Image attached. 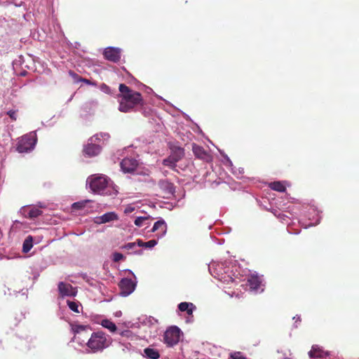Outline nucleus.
Returning a JSON list of instances; mask_svg holds the SVG:
<instances>
[{"label":"nucleus","mask_w":359,"mask_h":359,"mask_svg":"<svg viewBox=\"0 0 359 359\" xmlns=\"http://www.w3.org/2000/svg\"><path fill=\"white\" fill-rule=\"evenodd\" d=\"M121 95L118 109L121 112H130L137 106H142L144 100L140 93L130 89L124 83L118 87Z\"/></svg>","instance_id":"f257e3e1"},{"label":"nucleus","mask_w":359,"mask_h":359,"mask_svg":"<svg viewBox=\"0 0 359 359\" xmlns=\"http://www.w3.org/2000/svg\"><path fill=\"white\" fill-rule=\"evenodd\" d=\"M111 344V338L102 331L91 334V353L101 352Z\"/></svg>","instance_id":"f03ea898"},{"label":"nucleus","mask_w":359,"mask_h":359,"mask_svg":"<svg viewBox=\"0 0 359 359\" xmlns=\"http://www.w3.org/2000/svg\"><path fill=\"white\" fill-rule=\"evenodd\" d=\"M209 271L212 276L225 284H229L233 281L229 274V267L224 263H212L209 266Z\"/></svg>","instance_id":"7ed1b4c3"},{"label":"nucleus","mask_w":359,"mask_h":359,"mask_svg":"<svg viewBox=\"0 0 359 359\" xmlns=\"http://www.w3.org/2000/svg\"><path fill=\"white\" fill-rule=\"evenodd\" d=\"M70 326L74 334V340L81 346L85 345V349L82 351L86 353H88L90 351V338H88L87 334L88 326L74 323H70Z\"/></svg>","instance_id":"20e7f679"},{"label":"nucleus","mask_w":359,"mask_h":359,"mask_svg":"<svg viewBox=\"0 0 359 359\" xmlns=\"http://www.w3.org/2000/svg\"><path fill=\"white\" fill-rule=\"evenodd\" d=\"M109 179L104 175H91V191L98 194H106Z\"/></svg>","instance_id":"39448f33"},{"label":"nucleus","mask_w":359,"mask_h":359,"mask_svg":"<svg viewBox=\"0 0 359 359\" xmlns=\"http://www.w3.org/2000/svg\"><path fill=\"white\" fill-rule=\"evenodd\" d=\"M35 133H29L20 137L18 142L17 151L20 153L27 152L34 149L36 142Z\"/></svg>","instance_id":"423d86ee"},{"label":"nucleus","mask_w":359,"mask_h":359,"mask_svg":"<svg viewBox=\"0 0 359 359\" xmlns=\"http://www.w3.org/2000/svg\"><path fill=\"white\" fill-rule=\"evenodd\" d=\"M182 332L177 326H171L164 333L163 341L168 346L176 345L180 340Z\"/></svg>","instance_id":"0eeeda50"},{"label":"nucleus","mask_w":359,"mask_h":359,"mask_svg":"<svg viewBox=\"0 0 359 359\" xmlns=\"http://www.w3.org/2000/svg\"><path fill=\"white\" fill-rule=\"evenodd\" d=\"M248 285L252 290L263 292L265 290L263 277L258 275H250L248 279Z\"/></svg>","instance_id":"6e6552de"},{"label":"nucleus","mask_w":359,"mask_h":359,"mask_svg":"<svg viewBox=\"0 0 359 359\" xmlns=\"http://www.w3.org/2000/svg\"><path fill=\"white\" fill-rule=\"evenodd\" d=\"M192 151L195 156L201 160L208 163L212 161V156L210 154V153L200 145L193 144Z\"/></svg>","instance_id":"1a4fd4ad"},{"label":"nucleus","mask_w":359,"mask_h":359,"mask_svg":"<svg viewBox=\"0 0 359 359\" xmlns=\"http://www.w3.org/2000/svg\"><path fill=\"white\" fill-rule=\"evenodd\" d=\"M138 165L137 160L131 157L123 158L120 163L121 168L125 173L133 172L137 169Z\"/></svg>","instance_id":"9d476101"},{"label":"nucleus","mask_w":359,"mask_h":359,"mask_svg":"<svg viewBox=\"0 0 359 359\" xmlns=\"http://www.w3.org/2000/svg\"><path fill=\"white\" fill-rule=\"evenodd\" d=\"M21 214L26 218L34 219L42 215L43 212L36 206L27 205L20 209Z\"/></svg>","instance_id":"9b49d317"},{"label":"nucleus","mask_w":359,"mask_h":359,"mask_svg":"<svg viewBox=\"0 0 359 359\" xmlns=\"http://www.w3.org/2000/svg\"><path fill=\"white\" fill-rule=\"evenodd\" d=\"M103 55L106 60L118 62L121 59V50L118 48L108 47L104 49Z\"/></svg>","instance_id":"f8f14e48"},{"label":"nucleus","mask_w":359,"mask_h":359,"mask_svg":"<svg viewBox=\"0 0 359 359\" xmlns=\"http://www.w3.org/2000/svg\"><path fill=\"white\" fill-rule=\"evenodd\" d=\"M118 219V217L116 213H115L114 212H109L104 214L102 216L95 217L93 219V222L95 224H101Z\"/></svg>","instance_id":"ddd939ff"},{"label":"nucleus","mask_w":359,"mask_h":359,"mask_svg":"<svg viewBox=\"0 0 359 359\" xmlns=\"http://www.w3.org/2000/svg\"><path fill=\"white\" fill-rule=\"evenodd\" d=\"M167 231V224L165 222L161 219L154 223L153 228L151 229L152 232H157L156 236L158 238L163 236Z\"/></svg>","instance_id":"4468645a"},{"label":"nucleus","mask_w":359,"mask_h":359,"mask_svg":"<svg viewBox=\"0 0 359 359\" xmlns=\"http://www.w3.org/2000/svg\"><path fill=\"white\" fill-rule=\"evenodd\" d=\"M330 355V352L323 350L318 345H313L311 351L309 352L310 358H323L329 356Z\"/></svg>","instance_id":"2eb2a0df"},{"label":"nucleus","mask_w":359,"mask_h":359,"mask_svg":"<svg viewBox=\"0 0 359 359\" xmlns=\"http://www.w3.org/2000/svg\"><path fill=\"white\" fill-rule=\"evenodd\" d=\"M122 292H133L136 287V283L131 279L123 278L119 283Z\"/></svg>","instance_id":"dca6fc26"},{"label":"nucleus","mask_w":359,"mask_h":359,"mask_svg":"<svg viewBox=\"0 0 359 359\" xmlns=\"http://www.w3.org/2000/svg\"><path fill=\"white\" fill-rule=\"evenodd\" d=\"M109 139V135L107 133H97L91 137V143H97L105 146Z\"/></svg>","instance_id":"f3484780"},{"label":"nucleus","mask_w":359,"mask_h":359,"mask_svg":"<svg viewBox=\"0 0 359 359\" xmlns=\"http://www.w3.org/2000/svg\"><path fill=\"white\" fill-rule=\"evenodd\" d=\"M139 327L142 325H147L149 327L153 326L158 323V320L152 316H141L137 318Z\"/></svg>","instance_id":"a211bd4d"},{"label":"nucleus","mask_w":359,"mask_h":359,"mask_svg":"<svg viewBox=\"0 0 359 359\" xmlns=\"http://www.w3.org/2000/svg\"><path fill=\"white\" fill-rule=\"evenodd\" d=\"M177 308L181 312H186L189 316H192L196 306L193 303L183 302L178 304Z\"/></svg>","instance_id":"6ab92c4d"},{"label":"nucleus","mask_w":359,"mask_h":359,"mask_svg":"<svg viewBox=\"0 0 359 359\" xmlns=\"http://www.w3.org/2000/svg\"><path fill=\"white\" fill-rule=\"evenodd\" d=\"M143 356L147 359H158L160 353L157 349L147 347L144 349Z\"/></svg>","instance_id":"aec40b11"},{"label":"nucleus","mask_w":359,"mask_h":359,"mask_svg":"<svg viewBox=\"0 0 359 359\" xmlns=\"http://www.w3.org/2000/svg\"><path fill=\"white\" fill-rule=\"evenodd\" d=\"M173 158L178 162L180 161L184 156V150L183 148L180 147H175L172 149V153L170 154Z\"/></svg>","instance_id":"412c9836"},{"label":"nucleus","mask_w":359,"mask_h":359,"mask_svg":"<svg viewBox=\"0 0 359 359\" xmlns=\"http://www.w3.org/2000/svg\"><path fill=\"white\" fill-rule=\"evenodd\" d=\"M100 325L107 329L110 332L114 333L117 330V327L115 323H114L111 320L108 319H103L100 322Z\"/></svg>","instance_id":"4be33fe9"},{"label":"nucleus","mask_w":359,"mask_h":359,"mask_svg":"<svg viewBox=\"0 0 359 359\" xmlns=\"http://www.w3.org/2000/svg\"><path fill=\"white\" fill-rule=\"evenodd\" d=\"M33 247V238L32 236H28L23 242L22 252L25 253L28 252Z\"/></svg>","instance_id":"5701e85b"},{"label":"nucleus","mask_w":359,"mask_h":359,"mask_svg":"<svg viewBox=\"0 0 359 359\" xmlns=\"http://www.w3.org/2000/svg\"><path fill=\"white\" fill-rule=\"evenodd\" d=\"M269 187L274 191H278V192H285L286 190V188L285 185L279 181L273 182L269 184Z\"/></svg>","instance_id":"b1692460"},{"label":"nucleus","mask_w":359,"mask_h":359,"mask_svg":"<svg viewBox=\"0 0 359 359\" xmlns=\"http://www.w3.org/2000/svg\"><path fill=\"white\" fill-rule=\"evenodd\" d=\"M137 246H139V247H144V248H151L157 244V241L156 240L153 239V240H150L147 242H143L142 240L137 239Z\"/></svg>","instance_id":"393cba45"},{"label":"nucleus","mask_w":359,"mask_h":359,"mask_svg":"<svg viewBox=\"0 0 359 359\" xmlns=\"http://www.w3.org/2000/svg\"><path fill=\"white\" fill-rule=\"evenodd\" d=\"M177 163V161H175V159L173 158V157H172L170 155L168 158H165L163 161V164L164 165L168 166L173 170L175 169Z\"/></svg>","instance_id":"a878e982"},{"label":"nucleus","mask_w":359,"mask_h":359,"mask_svg":"<svg viewBox=\"0 0 359 359\" xmlns=\"http://www.w3.org/2000/svg\"><path fill=\"white\" fill-rule=\"evenodd\" d=\"M89 203V200L81 201L74 203L72 205V210L73 212H76L79 210H82L87 203Z\"/></svg>","instance_id":"bb28decb"},{"label":"nucleus","mask_w":359,"mask_h":359,"mask_svg":"<svg viewBox=\"0 0 359 359\" xmlns=\"http://www.w3.org/2000/svg\"><path fill=\"white\" fill-rule=\"evenodd\" d=\"M103 147L104 145L97 144V143H91V156L100 154Z\"/></svg>","instance_id":"cd10ccee"},{"label":"nucleus","mask_w":359,"mask_h":359,"mask_svg":"<svg viewBox=\"0 0 359 359\" xmlns=\"http://www.w3.org/2000/svg\"><path fill=\"white\" fill-rule=\"evenodd\" d=\"M66 302H67V306L72 311H73L76 313H79V304L78 302H74V301H71V300L67 299L66 301Z\"/></svg>","instance_id":"c85d7f7f"},{"label":"nucleus","mask_w":359,"mask_h":359,"mask_svg":"<svg viewBox=\"0 0 359 359\" xmlns=\"http://www.w3.org/2000/svg\"><path fill=\"white\" fill-rule=\"evenodd\" d=\"M72 287L70 284L60 282L58 285V292H70Z\"/></svg>","instance_id":"c756f323"},{"label":"nucleus","mask_w":359,"mask_h":359,"mask_svg":"<svg viewBox=\"0 0 359 359\" xmlns=\"http://www.w3.org/2000/svg\"><path fill=\"white\" fill-rule=\"evenodd\" d=\"M230 359H248L243 353L235 351L230 353Z\"/></svg>","instance_id":"7c9ffc66"},{"label":"nucleus","mask_w":359,"mask_h":359,"mask_svg":"<svg viewBox=\"0 0 359 359\" xmlns=\"http://www.w3.org/2000/svg\"><path fill=\"white\" fill-rule=\"evenodd\" d=\"M125 326L128 328H139V323L137 319L135 322L128 321L124 323Z\"/></svg>","instance_id":"2f4dec72"},{"label":"nucleus","mask_w":359,"mask_h":359,"mask_svg":"<svg viewBox=\"0 0 359 359\" xmlns=\"http://www.w3.org/2000/svg\"><path fill=\"white\" fill-rule=\"evenodd\" d=\"M136 245H137V241L134 243H128L122 246L121 248L126 250H133L136 247Z\"/></svg>","instance_id":"473e14b6"},{"label":"nucleus","mask_w":359,"mask_h":359,"mask_svg":"<svg viewBox=\"0 0 359 359\" xmlns=\"http://www.w3.org/2000/svg\"><path fill=\"white\" fill-rule=\"evenodd\" d=\"M147 219L148 217H138L135 219L134 224L137 226H141L142 225L143 222Z\"/></svg>","instance_id":"72a5a7b5"},{"label":"nucleus","mask_w":359,"mask_h":359,"mask_svg":"<svg viewBox=\"0 0 359 359\" xmlns=\"http://www.w3.org/2000/svg\"><path fill=\"white\" fill-rule=\"evenodd\" d=\"M124 258V256L120 252H114L113 254V260L115 262H118Z\"/></svg>","instance_id":"f704fd0d"},{"label":"nucleus","mask_w":359,"mask_h":359,"mask_svg":"<svg viewBox=\"0 0 359 359\" xmlns=\"http://www.w3.org/2000/svg\"><path fill=\"white\" fill-rule=\"evenodd\" d=\"M293 320H294V323L293 324V327L297 328L298 327L300 322H301V317L299 315H296L293 317Z\"/></svg>","instance_id":"c9c22d12"},{"label":"nucleus","mask_w":359,"mask_h":359,"mask_svg":"<svg viewBox=\"0 0 359 359\" xmlns=\"http://www.w3.org/2000/svg\"><path fill=\"white\" fill-rule=\"evenodd\" d=\"M230 298H236L238 299H240L241 298H243V293H228Z\"/></svg>","instance_id":"e433bc0d"},{"label":"nucleus","mask_w":359,"mask_h":359,"mask_svg":"<svg viewBox=\"0 0 359 359\" xmlns=\"http://www.w3.org/2000/svg\"><path fill=\"white\" fill-rule=\"evenodd\" d=\"M83 155H85L87 157L90 156V144H89L84 146L83 149Z\"/></svg>","instance_id":"4c0bfd02"},{"label":"nucleus","mask_w":359,"mask_h":359,"mask_svg":"<svg viewBox=\"0 0 359 359\" xmlns=\"http://www.w3.org/2000/svg\"><path fill=\"white\" fill-rule=\"evenodd\" d=\"M7 114L10 116V118L13 120V121H16L17 119V117H16V111H13V110H10L7 112Z\"/></svg>","instance_id":"58836bf2"},{"label":"nucleus","mask_w":359,"mask_h":359,"mask_svg":"<svg viewBox=\"0 0 359 359\" xmlns=\"http://www.w3.org/2000/svg\"><path fill=\"white\" fill-rule=\"evenodd\" d=\"M130 334H131V332L130 330H123L120 332L121 336L126 337H128Z\"/></svg>","instance_id":"ea45409f"},{"label":"nucleus","mask_w":359,"mask_h":359,"mask_svg":"<svg viewBox=\"0 0 359 359\" xmlns=\"http://www.w3.org/2000/svg\"><path fill=\"white\" fill-rule=\"evenodd\" d=\"M134 210H135L134 208H133L131 206H128L127 208H126L124 212L126 214L131 213L132 212L134 211Z\"/></svg>","instance_id":"a19ab883"},{"label":"nucleus","mask_w":359,"mask_h":359,"mask_svg":"<svg viewBox=\"0 0 359 359\" xmlns=\"http://www.w3.org/2000/svg\"><path fill=\"white\" fill-rule=\"evenodd\" d=\"M62 294V298H65V297H75L76 293H61Z\"/></svg>","instance_id":"79ce46f5"},{"label":"nucleus","mask_w":359,"mask_h":359,"mask_svg":"<svg viewBox=\"0 0 359 359\" xmlns=\"http://www.w3.org/2000/svg\"><path fill=\"white\" fill-rule=\"evenodd\" d=\"M122 316V312L121 311H117L114 313V316L116 318H119Z\"/></svg>","instance_id":"37998d69"},{"label":"nucleus","mask_w":359,"mask_h":359,"mask_svg":"<svg viewBox=\"0 0 359 359\" xmlns=\"http://www.w3.org/2000/svg\"><path fill=\"white\" fill-rule=\"evenodd\" d=\"M121 297H126L131 293H119Z\"/></svg>","instance_id":"c03bdc74"},{"label":"nucleus","mask_w":359,"mask_h":359,"mask_svg":"<svg viewBox=\"0 0 359 359\" xmlns=\"http://www.w3.org/2000/svg\"><path fill=\"white\" fill-rule=\"evenodd\" d=\"M134 253H137V254H142V250H138V251H134L133 252Z\"/></svg>","instance_id":"a18cd8bd"},{"label":"nucleus","mask_w":359,"mask_h":359,"mask_svg":"<svg viewBox=\"0 0 359 359\" xmlns=\"http://www.w3.org/2000/svg\"><path fill=\"white\" fill-rule=\"evenodd\" d=\"M83 81L86 82L87 83H90V81L88 79H83Z\"/></svg>","instance_id":"49530a36"},{"label":"nucleus","mask_w":359,"mask_h":359,"mask_svg":"<svg viewBox=\"0 0 359 359\" xmlns=\"http://www.w3.org/2000/svg\"><path fill=\"white\" fill-rule=\"evenodd\" d=\"M284 359H290V358H284Z\"/></svg>","instance_id":"de8ad7c7"}]
</instances>
